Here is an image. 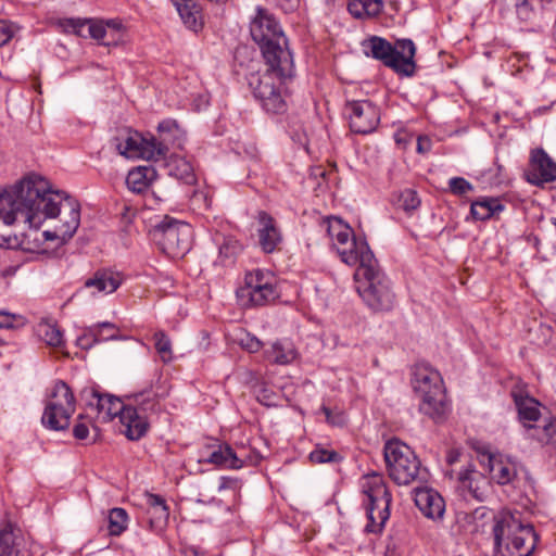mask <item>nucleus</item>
<instances>
[{
  "instance_id": "35",
  "label": "nucleus",
  "mask_w": 556,
  "mask_h": 556,
  "mask_svg": "<svg viewBox=\"0 0 556 556\" xmlns=\"http://www.w3.org/2000/svg\"><path fill=\"white\" fill-rule=\"evenodd\" d=\"M165 392H160L153 387L146 389L135 395L136 408L139 413L148 417L149 413H154L159 407V399L165 396Z\"/></svg>"
},
{
  "instance_id": "50",
  "label": "nucleus",
  "mask_w": 556,
  "mask_h": 556,
  "mask_svg": "<svg viewBox=\"0 0 556 556\" xmlns=\"http://www.w3.org/2000/svg\"><path fill=\"white\" fill-rule=\"evenodd\" d=\"M321 410L325 414L326 420L328 424H330L332 426H338V427H342L346 424V417L343 412H341V410L332 412L327 406H323Z\"/></svg>"
},
{
  "instance_id": "2",
  "label": "nucleus",
  "mask_w": 556,
  "mask_h": 556,
  "mask_svg": "<svg viewBox=\"0 0 556 556\" xmlns=\"http://www.w3.org/2000/svg\"><path fill=\"white\" fill-rule=\"evenodd\" d=\"M494 556H532L539 535L531 523H523L508 510L494 516Z\"/></svg>"
},
{
  "instance_id": "30",
  "label": "nucleus",
  "mask_w": 556,
  "mask_h": 556,
  "mask_svg": "<svg viewBox=\"0 0 556 556\" xmlns=\"http://www.w3.org/2000/svg\"><path fill=\"white\" fill-rule=\"evenodd\" d=\"M520 422L528 429H534L532 422L538 421L541 412L540 403L530 396L514 395Z\"/></svg>"
},
{
  "instance_id": "54",
  "label": "nucleus",
  "mask_w": 556,
  "mask_h": 556,
  "mask_svg": "<svg viewBox=\"0 0 556 556\" xmlns=\"http://www.w3.org/2000/svg\"><path fill=\"white\" fill-rule=\"evenodd\" d=\"M241 346L250 353H256L262 349V342L254 336L247 334L245 338L241 339Z\"/></svg>"
},
{
  "instance_id": "59",
  "label": "nucleus",
  "mask_w": 556,
  "mask_h": 556,
  "mask_svg": "<svg viewBox=\"0 0 556 556\" xmlns=\"http://www.w3.org/2000/svg\"><path fill=\"white\" fill-rule=\"evenodd\" d=\"M88 433H89V428H88V426L86 424L77 422L74 426L73 434H74V437L77 440H85V439H87Z\"/></svg>"
},
{
  "instance_id": "32",
  "label": "nucleus",
  "mask_w": 556,
  "mask_h": 556,
  "mask_svg": "<svg viewBox=\"0 0 556 556\" xmlns=\"http://www.w3.org/2000/svg\"><path fill=\"white\" fill-rule=\"evenodd\" d=\"M504 210V205L497 198H481L473 201L470 206V213L477 220H488L497 216Z\"/></svg>"
},
{
  "instance_id": "61",
  "label": "nucleus",
  "mask_w": 556,
  "mask_h": 556,
  "mask_svg": "<svg viewBox=\"0 0 556 556\" xmlns=\"http://www.w3.org/2000/svg\"><path fill=\"white\" fill-rule=\"evenodd\" d=\"M462 453L458 450H450L446 455V462L448 465H454L460 460Z\"/></svg>"
},
{
  "instance_id": "51",
  "label": "nucleus",
  "mask_w": 556,
  "mask_h": 556,
  "mask_svg": "<svg viewBox=\"0 0 556 556\" xmlns=\"http://www.w3.org/2000/svg\"><path fill=\"white\" fill-rule=\"evenodd\" d=\"M348 11L355 18L364 20L365 15V0H349Z\"/></svg>"
},
{
  "instance_id": "10",
  "label": "nucleus",
  "mask_w": 556,
  "mask_h": 556,
  "mask_svg": "<svg viewBox=\"0 0 556 556\" xmlns=\"http://www.w3.org/2000/svg\"><path fill=\"white\" fill-rule=\"evenodd\" d=\"M363 491L367 496L365 502L368 523L367 532H380L390 517L391 494L381 476L374 473L365 477Z\"/></svg>"
},
{
  "instance_id": "11",
  "label": "nucleus",
  "mask_w": 556,
  "mask_h": 556,
  "mask_svg": "<svg viewBox=\"0 0 556 556\" xmlns=\"http://www.w3.org/2000/svg\"><path fill=\"white\" fill-rule=\"evenodd\" d=\"M29 187L27 176L15 185L10 191L0 195V228L10 227L21 218L27 223ZM9 244V235L0 231V247Z\"/></svg>"
},
{
  "instance_id": "56",
  "label": "nucleus",
  "mask_w": 556,
  "mask_h": 556,
  "mask_svg": "<svg viewBox=\"0 0 556 556\" xmlns=\"http://www.w3.org/2000/svg\"><path fill=\"white\" fill-rule=\"evenodd\" d=\"M104 26H105L106 31H109V33L125 35L123 23L119 20H116V18L108 20L106 22H104Z\"/></svg>"
},
{
  "instance_id": "64",
  "label": "nucleus",
  "mask_w": 556,
  "mask_h": 556,
  "mask_svg": "<svg viewBox=\"0 0 556 556\" xmlns=\"http://www.w3.org/2000/svg\"><path fill=\"white\" fill-rule=\"evenodd\" d=\"M117 332H118V330H117L116 327H115L114 330L113 329H103V334L104 336H108V334H111V333H115L118 337Z\"/></svg>"
},
{
  "instance_id": "12",
  "label": "nucleus",
  "mask_w": 556,
  "mask_h": 556,
  "mask_svg": "<svg viewBox=\"0 0 556 556\" xmlns=\"http://www.w3.org/2000/svg\"><path fill=\"white\" fill-rule=\"evenodd\" d=\"M237 295L247 307L264 306L279 296L274 278L261 269L245 274L244 286L237 291Z\"/></svg>"
},
{
  "instance_id": "8",
  "label": "nucleus",
  "mask_w": 556,
  "mask_h": 556,
  "mask_svg": "<svg viewBox=\"0 0 556 556\" xmlns=\"http://www.w3.org/2000/svg\"><path fill=\"white\" fill-rule=\"evenodd\" d=\"M384 460L390 478L399 485H408L420 473V460L415 452L400 440L393 439L383 448Z\"/></svg>"
},
{
  "instance_id": "52",
  "label": "nucleus",
  "mask_w": 556,
  "mask_h": 556,
  "mask_svg": "<svg viewBox=\"0 0 556 556\" xmlns=\"http://www.w3.org/2000/svg\"><path fill=\"white\" fill-rule=\"evenodd\" d=\"M383 9L382 0H365V15L366 18L378 16Z\"/></svg>"
},
{
  "instance_id": "4",
  "label": "nucleus",
  "mask_w": 556,
  "mask_h": 556,
  "mask_svg": "<svg viewBox=\"0 0 556 556\" xmlns=\"http://www.w3.org/2000/svg\"><path fill=\"white\" fill-rule=\"evenodd\" d=\"M266 70L252 75L249 81L254 98L268 114H283L288 110L287 92L285 85L295 74L294 62L291 61L290 72L285 73L280 62L265 64Z\"/></svg>"
},
{
  "instance_id": "28",
  "label": "nucleus",
  "mask_w": 556,
  "mask_h": 556,
  "mask_svg": "<svg viewBox=\"0 0 556 556\" xmlns=\"http://www.w3.org/2000/svg\"><path fill=\"white\" fill-rule=\"evenodd\" d=\"M103 329L114 330L115 325L109 321H104L90 326L80 337L77 338V345L83 350H89L100 342L117 339V336L115 333L104 336Z\"/></svg>"
},
{
  "instance_id": "55",
  "label": "nucleus",
  "mask_w": 556,
  "mask_h": 556,
  "mask_svg": "<svg viewBox=\"0 0 556 556\" xmlns=\"http://www.w3.org/2000/svg\"><path fill=\"white\" fill-rule=\"evenodd\" d=\"M240 489V481L236 478L222 477L219 480L218 491L232 490L238 491Z\"/></svg>"
},
{
  "instance_id": "39",
  "label": "nucleus",
  "mask_w": 556,
  "mask_h": 556,
  "mask_svg": "<svg viewBox=\"0 0 556 556\" xmlns=\"http://www.w3.org/2000/svg\"><path fill=\"white\" fill-rule=\"evenodd\" d=\"M109 533L113 536H119L128 527V514L124 508L115 507L110 510Z\"/></svg>"
},
{
  "instance_id": "46",
  "label": "nucleus",
  "mask_w": 556,
  "mask_h": 556,
  "mask_svg": "<svg viewBox=\"0 0 556 556\" xmlns=\"http://www.w3.org/2000/svg\"><path fill=\"white\" fill-rule=\"evenodd\" d=\"M26 319L22 315L0 311V329H14L23 327Z\"/></svg>"
},
{
  "instance_id": "16",
  "label": "nucleus",
  "mask_w": 556,
  "mask_h": 556,
  "mask_svg": "<svg viewBox=\"0 0 556 556\" xmlns=\"http://www.w3.org/2000/svg\"><path fill=\"white\" fill-rule=\"evenodd\" d=\"M458 490L464 496L469 495L478 502H484L491 490L490 479L478 471L476 467L468 464L459 471L455 472Z\"/></svg>"
},
{
  "instance_id": "17",
  "label": "nucleus",
  "mask_w": 556,
  "mask_h": 556,
  "mask_svg": "<svg viewBox=\"0 0 556 556\" xmlns=\"http://www.w3.org/2000/svg\"><path fill=\"white\" fill-rule=\"evenodd\" d=\"M528 180L536 186L556 180V162L542 148L531 151Z\"/></svg>"
},
{
  "instance_id": "21",
  "label": "nucleus",
  "mask_w": 556,
  "mask_h": 556,
  "mask_svg": "<svg viewBox=\"0 0 556 556\" xmlns=\"http://www.w3.org/2000/svg\"><path fill=\"white\" fill-rule=\"evenodd\" d=\"M121 283L122 277L118 273L100 269L85 281L84 288L92 290L91 294L93 295L97 293L110 294L116 291Z\"/></svg>"
},
{
  "instance_id": "53",
  "label": "nucleus",
  "mask_w": 556,
  "mask_h": 556,
  "mask_svg": "<svg viewBox=\"0 0 556 556\" xmlns=\"http://www.w3.org/2000/svg\"><path fill=\"white\" fill-rule=\"evenodd\" d=\"M238 456L242 457L243 466L244 465L256 466L260 464V462L263 458L262 455L257 451H255V450L247 451L244 447L241 448Z\"/></svg>"
},
{
  "instance_id": "40",
  "label": "nucleus",
  "mask_w": 556,
  "mask_h": 556,
  "mask_svg": "<svg viewBox=\"0 0 556 556\" xmlns=\"http://www.w3.org/2000/svg\"><path fill=\"white\" fill-rule=\"evenodd\" d=\"M0 556H21L11 525L0 530Z\"/></svg>"
},
{
  "instance_id": "9",
  "label": "nucleus",
  "mask_w": 556,
  "mask_h": 556,
  "mask_svg": "<svg viewBox=\"0 0 556 556\" xmlns=\"http://www.w3.org/2000/svg\"><path fill=\"white\" fill-rule=\"evenodd\" d=\"M152 236L166 255L172 258H179L191 249L193 229L186 222L164 216L153 227Z\"/></svg>"
},
{
  "instance_id": "48",
  "label": "nucleus",
  "mask_w": 556,
  "mask_h": 556,
  "mask_svg": "<svg viewBox=\"0 0 556 556\" xmlns=\"http://www.w3.org/2000/svg\"><path fill=\"white\" fill-rule=\"evenodd\" d=\"M325 223L327 224V232L331 239L343 231H348L350 227L348 224L343 223L341 218L334 216L328 217Z\"/></svg>"
},
{
  "instance_id": "29",
  "label": "nucleus",
  "mask_w": 556,
  "mask_h": 556,
  "mask_svg": "<svg viewBox=\"0 0 556 556\" xmlns=\"http://www.w3.org/2000/svg\"><path fill=\"white\" fill-rule=\"evenodd\" d=\"M208 464H214L228 469H240L243 467V460L241 456H238L232 447L228 444H220L214 450L207 458L202 459Z\"/></svg>"
},
{
  "instance_id": "58",
  "label": "nucleus",
  "mask_w": 556,
  "mask_h": 556,
  "mask_svg": "<svg viewBox=\"0 0 556 556\" xmlns=\"http://www.w3.org/2000/svg\"><path fill=\"white\" fill-rule=\"evenodd\" d=\"M148 514L152 518L156 519L159 522L166 521L169 516L168 507H161V508L159 507L155 509L148 508Z\"/></svg>"
},
{
  "instance_id": "31",
  "label": "nucleus",
  "mask_w": 556,
  "mask_h": 556,
  "mask_svg": "<svg viewBox=\"0 0 556 556\" xmlns=\"http://www.w3.org/2000/svg\"><path fill=\"white\" fill-rule=\"evenodd\" d=\"M156 178V170L151 166H138L128 172L126 185L134 193L144 192Z\"/></svg>"
},
{
  "instance_id": "23",
  "label": "nucleus",
  "mask_w": 556,
  "mask_h": 556,
  "mask_svg": "<svg viewBox=\"0 0 556 556\" xmlns=\"http://www.w3.org/2000/svg\"><path fill=\"white\" fill-rule=\"evenodd\" d=\"M75 396L67 383L62 380L56 381L51 389L45 408H49V410L63 409L65 413L75 412Z\"/></svg>"
},
{
  "instance_id": "1",
  "label": "nucleus",
  "mask_w": 556,
  "mask_h": 556,
  "mask_svg": "<svg viewBox=\"0 0 556 556\" xmlns=\"http://www.w3.org/2000/svg\"><path fill=\"white\" fill-rule=\"evenodd\" d=\"M27 224L38 228L47 218H59L54 235L62 241L71 239L80 224L79 203L64 192L52 191L49 182L38 175H28Z\"/></svg>"
},
{
  "instance_id": "37",
  "label": "nucleus",
  "mask_w": 556,
  "mask_h": 556,
  "mask_svg": "<svg viewBox=\"0 0 556 556\" xmlns=\"http://www.w3.org/2000/svg\"><path fill=\"white\" fill-rule=\"evenodd\" d=\"M74 413L75 412L63 413V409L49 410V408H45L41 422L46 428L50 430H65L68 428L71 417Z\"/></svg>"
},
{
  "instance_id": "13",
  "label": "nucleus",
  "mask_w": 556,
  "mask_h": 556,
  "mask_svg": "<svg viewBox=\"0 0 556 556\" xmlns=\"http://www.w3.org/2000/svg\"><path fill=\"white\" fill-rule=\"evenodd\" d=\"M115 141L116 149L126 157H143L154 161L164 159L165 143L157 141L155 137L146 139L136 131L126 130L116 137Z\"/></svg>"
},
{
  "instance_id": "19",
  "label": "nucleus",
  "mask_w": 556,
  "mask_h": 556,
  "mask_svg": "<svg viewBox=\"0 0 556 556\" xmlns=\"http://www.w3.org/2000/svg\"><path fill=\"white\" fill-rule=\"evenodd\" d=\"M94 400L89 402L90 407H94L98 413V418L102 421H111L115 417L122 416L123 412L127 408V405L116 396L110 394H100L98 391L92 392Z\"/></svg>"
},
{
  "instance_id": "20",
  "label": "nucleus",
  "mask_w": 556,
  "mask_h": 556,
  "mask_svg": "<svg viewBox=\"0 0 556 556\" xmlns=\"http://www.w3.org/2000/svg\"><path fill=\"white\" fill-rule=\"evenodd\" d=\"M258 243L265 253H271L281 242L280 230L276 226L275 219L266 212L258 214Z\"/></svg>"
},
{
  "instance_id": "45",
  "label": "nucleus",
  "mask_w": 556,
  "mask_h": 556,
  "mask_svg": "<svg viewBox=\"0 0 556 556\" xmlns=\"http://www.w3.org/2000/svg\"><path fill=\"white\" fill-rule=\"evenodd\" d=\"M309 459L314 464L339 463L342 456L333 450L317 446L309 453Z\"/></svg>"
},
{
  "instance_id": "5",
  "label": "nucleus",
  "mask_w": 556,
  "mask_h": 556,
  "mask_svg": "<svg viewBox=\"0 0 556 556\" xmlns=\"http://www.w3.org/2000/svg\"><path fill=\"white\" fill-rule=\"evenodd\" d=\"M354 279L356 291L365 304L374 312H389L396 302L391 281L380 269L375 256L370 262L358 265Z\"/></svg>"
},
{
  "instance_id": "24",
  "label": "nucleus",
  "mask_w": 556,
  "mask_h": 556,
  "mask_svg": "<svg viewBox=\"0 0 556 556\" xmlns=\"http://www.w3.org/2000/svg\"><path fill=\"white\" fill-rule=\"evenodd\" d=\"M185 26L199 31L204 25L202 10L197 0H170Z\"/></svg>"
},
{
  "instance_id": "38",
  "label": "nucleus",
  "mask_w": 556,
  "mask_h": 556,
  "mask_svg": "<svg viewBox=\"0 0 556 556\" xmlns=\"http://www.w3.org/2000/svg\"><path fill=\"white\" fill-rule=\"evenodd\" d=\"M241 250L242 245L237 239L232 237L224 238L223 242L219 244L217 262L223 266L232 264Z\"/></svg>"
},
{
  "instance_id": "34",
  "label": "nucleus",
  "mask_w": 556,
  "mask_h": 556,
  "mask_svg": "<svg viewBox=\"0 0 556 556\" xmlns=\"http://www.w3.org/2000/svg\"><path fill=\"white\" fill-rule=\"evenodd\" d=\"M488 459L492 478L498 484H507L511 482L514 478L517 476L516 468L513 464L508 462H503L502 459L496 458L495 456L492 455H490Z\"/></svg>"
},
{
  "instance_id": "60",
  "label": "nucleus",
  "mask_w": 556,
  "mask_h": 556,
  "mask_svg": "<svg viewBox=\"0 0 556 556\" xmlns=\"http://www.w3.org/2000/svg\"><path fill=\"white\" fill-rule=\"evenodd\" d=\"M148 506L151 509L167 507L165 500L156 494H149L147 500Z\"/></svg>"
},
{
  "instance_id": "25",
  "label": "nucleus",
  "mask_w": 556,
  "mask_h": 556,
  "mask_svg": "<svg viewBox=\"0 0 556 556\" xmlns=\"http://www.w3.org/2000/svg\"><path fill=\"white\" fill-rule=\"evenodd\" d=\"M60 25L66 33H73L81 38L96 39L103 34L102 21L90 18H65Z\"/></svg>"
},
{
  "instance_id": "15",
  "label": "nucleus",
  "mask_w": 556,
  "mask_h": 556,
  "mask_svg": "<svg viewBox=\"0 0 556 556\" xmlns=\"http://www.w3.org/2000/svg\"><path fill=\"white\" fill-rule=\"evenodd\" d=\"M344 111L349 117L350 128L355 134H370L380 122L379 109L368 100L349 101Z\"/></svg>"
},
{
  "instance_id": "49",
  "label": "nucleus",
  "mask_w": 556,
  "mask_h": 556,
  "mask_svg": "<svg viewBox=\"0 0 556 556\" xmlns=\"http://www.w3.org/2000/svg\"><path fill=\"white\" fill-rule=\"evenodd\" d=\"M102 28L104 31L103 34H100V36L97 38V40L106 47L111 46H117L119 42L124 40V34H115V33H109L105 29L104 22L102 21Z\"/></svg>"
},
{
  "instance_id": "43",
  "label": "nucleus",
  "mask_w": 556,
  "mask_h": 556,
  "mask_svg": "<svg viewBox=\"0 0 556 556\" xmlns=\"http://www.w3.org/2000/svg\"><path fill=\"white\" fill-rule=\"evenodd\" d=\"M420 198L413 189H404L397 195L396 203L406 213L410 214L420 206Z\"/></svg>"
},
{
  "instance_id": "26",
  "label": "nucleus",
  "mask_w": 556,
  "mask_h": 556,
  "mask_svg": "<svg viewBox=\"0 0 556 556\" xmlns=\"http://www.w3.org/2000/svg\"><path fill=\"white\" fill-rule=\"evenodd\" d=\"M164 169L170 177L185 185L192 186L197 182L193 166L182 156L170 155L164 163Z\"/></svg>"
},
{
  "instance_id": "41",
  "label": "nucleus",
  "mask_w": 556,
  "mask_h": 556,
  "mask_svg": "<svg viewBox=\"0 0 556 556\" xmlns=\"http://www.w3.org/2000/svg\"><path fill=\"white\" fill-rule=\"evenodd\" d=\"M503 11L515 12L520 21H528L532 15L529 0H502Z\"/></svg>"
},
{
  "instance_id": "7",
  "label": "nucleus",
  "mask_w": 556,
  "mask_h": 556,
  "mask_svg": "<svg viewBox=\"0 0 556 556\" xmlns=\"http://www.w3.org/2000/svg\"><path fill=\"white\" fill-rule=\"evenodd\" d=\"M412 386L420 399L419 410L432 419H441L447 412L443 380L440 372L427 364L413 369Z\"/></svg>"
},
{
  "instance_id": "22",
  "label": "nucleus",
  "mask_w": 556,
  "mask_h": 556,
  "mask_svg": "<svg viewBox=\"0 0 556 556\" xmlns=\"http://www.w3.org/2000/svg\"><path fill=\"white\" fill-rule=\"evenodd\" d=\"M125 427V434L130 440H139L146 435L149 429V421L146 415L139 413V409L127 405L119 418Z\"/></svg>"
},
{
  "instance_id": "42",
  "label": "nucleus",
  "mask_w": 556,
  "mask_h": 556,
  "mask_svg": "<svg viewBox=\"0 0 556 556\" xmlns=\"http://www.w3.org/2000/svg\"><path fill=\"white\" fill-rule=\"evenodd\" d=\"M532 438L542 444L556 445V418H551L542 428H534Z\"/></svg>"
},
{
  "instance_id": "57",
  "label": "nucleus",
  "mask_w": 556,
  "mask_h": 556,
  "mask_svg": "<svg viewBox=\"0 0 556 556\" xmlns=\"http://www.w3.org/2000/svg\"><path fill=\"white\" fill-rule=\"evenodd\" d=\"M12 36L11 27L4 21H0V47L4 46Z\"/></svg>"
},
{
  "instance_id": "6",
  "label": "nucleus",
  "mask_w": 556,
  "mask_h": 556,
  "mask_svg": "<svg viewBox=\"0 0 556 556\" xmlns=\"http://www.w3.org/2000/svg\"><path fill=\"white\" fill-rule=\"evenodd\" d=\"M366 56L382 62L387 67L404 76H413L416 71V46L412 39H397L394 45L379 36H370L361 42Z\"/></svg>"
},
{
  "instance_id": "36",
  "label": "nucleus",
  "mask_w": 556,
  "mask_h": 556,
  "mask_svg": "<svg viewBox=\"0 0 556 556\" xmlns=\"http://www.w3.org/2000/svg\"><path fill=\"white\" fill-rule=\"evenodd\" d=\"M36 333L49 346L61 348L64 345L63 332L56 324L42 320L37 325Z\"/></svg>"
},
{
  "instance_id": "44",
  "label": "nucleus",
  "mask_w": 556,
  "mask_h": 556,
  "mask_svg": "<svg viewBox=\"0 0 556 556\" xmlns=\"http://www.w3.org/2000/svg\"><path fill=\"white\" fill-rule=\"evenodd\" d=\"M155 349L164 363H168L173 358L172 342L164 331L154 333Z\"/></svg>"
},
{
  "instance_id": "63",
  "label": "nucleus",
  "mask_w": 556,
  "mask_h": 556,
  "mask_svg": "<svg viewBox=\"0 0 556 556\" xmlns=\"http://www.w3.org/2000/svg\"><path fill=\"white\" fill-rule=\"evenodd\" d=\"M184 554L185 556H202V554H200L193 548H187Z\"/></svg>"
},
{
  "instance_id": "18",
  "label": "nucleus",
  "mask_w": 556,
  "mask_h": 556,
  "mask_svg": "<svg viewBox=\"0 0 556 556\" xmlns=\"http://www.w3.org/2000/svg\"><path fill=\"white\" fill-rule=\"evenodd\" d=\"M414 501L421 514L429 519H441L445 511V502L439 492L430 488L415 490Z\"/></svg>"
},
{
  "instance_id": "62",
  "label": "nucleus",
  "mask_w": 556,
  "mask_h": 556,
  "mask_svg": "<svg viewBox=\"0 0 556 556\" xmlns=\"http://www.w3.org/2000/svg\"><path fill=\"white\" fill-rule=\"evenodd\" d=\"M428 150H429V140L428 139H424L421 137H418V140H417V151L419 153H425Z\"/></svg>"
},
{
  "instance_id": "33",
  "label": "nucleus",
  "mask_w": 556,
  "mask_h": 556,
  "mask_svg": "<svg viewBox=\"0 0 556 556\" xmlns=\"http://www.w3.org/2000/svg\"><path fill=\"white\" fill-rule=\"evenodd\" d=\"M157 131L159 138L155 137V139L165 143L164 157L166 156L170 144L177 148H181V138L184 134L176 121L165 119L161 122L157 126Z\"/></svg>"
},
{
  "instance_id": "3",
  "label": "nucleus",
  "mask_w": 556,
  "mask_h": 556,
  "mask_svg": "<svg viewBox=\"0 0 556 556\" xmlns=\"http://www.w3.org/2000/svg\"><path fill=\"white\" fill-rule=\"evenodd\" d=\"M250 33L261 49L265 64L277 65V62H280V70L285 73L290 72L293 55L287 37L271 13L258 7L251 21Z\"/></svg>"
},
{
  "instance_id": "47",
  "label": "nucleus",
  "mask_w": 556,
  "mask_h": 556,
  "mask_svg": "<svg viewBox=\"0 0 556 556\" xmlns=\"http://www.w3.org/2000/svg\"><path fill=\"white\" fill-rule=\"evenodd\" d=\"M450 191L455 195H464L473 190V186L463 177H453L448 180Z\"/></svg>"
},
{
  "instance_id": "14",
  "label": "nucleus",
  "mask_w": 556,
  "mask_h": 556,
  "mask_svg": "<svg viewBox=\"0 0 556 556\" xmlns=\"http://www.w3.org/2000/svg\"><path fill=\"white\" fill-rule=\"evenodd\" d=\"M331 240L341 261L348 265L358 266L364 262H370L375 256L366 240L357 239L351 227Z\"/></svg>"
},
{
  "instance_id": "27",
  "label": "nucleus",
  "mask_w": 556,
  "mask_h": 556,
  "mask_svg": "<svg viewBox=\"0 0 556 556\" xmlns=\"http://www.w3.org/2000/svg\"><path fill=\"white\" fill-rule=\"evenodd\" d=\"M264 356L270 363L288 365L296 359L298 351L292 342L288 340H277L264 351Z\"/></svg>"
}]
</instances>
